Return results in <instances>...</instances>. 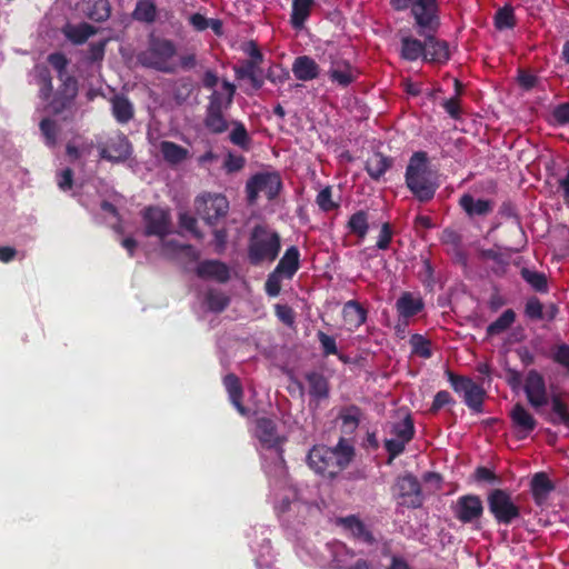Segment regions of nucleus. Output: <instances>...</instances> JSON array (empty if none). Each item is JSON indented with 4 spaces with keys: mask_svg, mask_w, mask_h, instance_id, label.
<instances>
[{
    "mask_svg": "<svg viewBox=\"0 0 569 569\" xmlns=\"http://www.w3.org/2000/svg\"><path fill=\"white\" fill-rule=\"evenodd\" d=\"M159 149L166 162L173 166L184 161L189 154L188 149L168 140L161 141Z\"/></svg>",
    "mask_w": 569,
    "mask_h": 569,
    "instance_id": "obj_32",
    "label": "nucleus"
},
{
    "mask_svg": "<svg viewBox=\"0 0 569 569\" xmlns=\"http://www.w3.org/2000/svg\"><path fill=\"white\" fill-rule=\"evenodd\" d=\"M551 410L552 413L548 417L547 420L555 426L563 425L569 428V408L560 396H552Z\"/></svg>",
    "mask_w": 569,
    "mask_h": 569,
    "instance_id": "obj_37",
    "label": "nucleus"
},
{
    "mask_svg": "<svg viewBox=\"0 0 569 569\" xmlns=\"http://www.w3.org/2000/svg\"><path fill=\"white\" fill-rule=\"evenodd\" d=\"M551 116L556 124H569V102H562L556 106L551 112Z\"/></svg>",
    "mask_w": 569,
    "mask_h": 569,
    "instance_id": "obj_63",
    "label": "nucleus"
},
{
    "mask_svg": "<svg viewBox=\"0 0 569 569\" xmlns=\"http://www.w3.org/2000/svg\"><path fill=\"white\" fill-rule=\"evenodd\" d=\"M196 210L208 226H216L229 211V201L221 193H203L196 198Z\"/></svg>",
    "mask_w": 569,
    "mask_h": 569,
    "instance_id": "obj_8",
    "label": "nucleus"
},
{
    "mask_svg": "<svg viewBox=\"0 0 569 569\" xmlns=\"http://www.w3.org/2000/svg\"><path fill=\"white\" fill-rule=\"evenodd\" d=\"M39 97L43 101H49L53 92L52 77L48 70H43L39 74Z\"/></svg>",
    "mask_w": 569,
    "mask_h": 569,
    "instance_id": "obj_54",
    "label": "nucleus"
},
{
    "mask_svg": "<svg viewBox=\"0 0 569 569\" xmlns=\"http://www.w3.org/2000/svg\"><path fill=\"white\" fill-rule=\"evenodd\" d=\"M318 341L320 342L322 355L325 357L331 356V355H338V348L336 339L326 332L319 330L317 332Z\"/></svg>",
    "mask_w": 569,
    "mask_h": 569,
    "instance_id": "obj_57",
    "label": "nucleus"
},
{
    "mask_svg": "<svg viewBox=\"0 0 569 569\" xmlns=\"http://www.w3.org/2000/svg\"><path fill=\"white\" fill-rule=\"evenodd\" d=\"M283 274L276 273V270L271 271L264 282V291L269 297H277L281 291V277Z\"/></svg>",
    "mask_w": 569,
    "mask_h": 569,
    "instance_id": "obj_58",
    "label": "nucleus"
},
{
    "mask_svg": "<svg viewBox=\"0 0 569 569\" xmlns=\"http://www.w3.org/2000/svg\"><path fill=\"white\" fill-rule=\"evenodd\" d=\"M256 437L266 449H273L282 458L283 443L287 441L284 436H280L277 430V423L268 417H260L256 420Z\"/></svg>",
    "mask_w": 569,
    "mask_h": 569,
    "instance_id": "obj_13",
    "label": "nucleus"
},
{
    "mask_svg": "<svg viewBox=\"0 0 569 569\" xmlns=\"http://www.w3.org/2000/svg\"><path fill=\"white\" fill-rule=\"evenodd\" d=\"M61 81V86L54 93L52 92L48 103V108L54 116H59L63 111L71 109L79 91V84L76 77L67 76Z\"/></svg>",
    "mask_w": 569,
    "mask_h": 569,
    "instance_id": "obj_12",
    "label": "nucleus"
},
{
    "mask_svg": "<svg viewBox=\"0 0 569 569\" xmlns=\"http://www.w3.org/2000/svg\"><path fill=\"white\" fill-rule=\"evenodd\" d=\"M48 62L52 66L54 70L58 72V78L63 80L66 74V69L69 63L67 57L62 52H53L48 57Z\"/></svg>",
    "mask_w": 569,
    "mask_h": 569,
    "instance_id": "obj_55",
    "label": "nucleus"
},
{
    "mask_svg": "<svg viewBox=\"0 0 569 569\" xmlns=\"http://www.w3.org/2000/svg\"><path fill=\"white\" fill-rule=\"evenodd\" d=\"M176 52V46L171 40L152 36L147 49L141 51L137 58L139 63L146 68L171 73L174 71L171 60Z\"/></svg>",
    "mask_w": 569,
    "mask_h": 569,
    "instance_id": "obj_3",
    "label": "nucleus"
},
{
    "mask_svg": "<svg viewBox=\"0 0 569 569\" xmlns=\"http://www.w3.org/2000/svg\"><path fill=\"white\" fill-rule=\"evenodd\" d=\"M405 180L407 188L419 202L426 203L433 199L439 183L428 169L427 152L417 151L411 156Z\"/></svg>",
    "mask_w": 569,
    "mask_h": 569,
    "instance_id": "obj_1",
    "label": "nucleus"
},
{
    "mask_svg": "<svg viewBox=\"0 0 569 569\" xmlns=\"http://www.w3.org/2000/svg\"><path fill=\"white\" fill-rule=\"evenodd\" d=\"M39 129L44 139L46 146L54 148L59 136V127L57 122L50 118H43L39 123Z\"/></svg>",
    "mask_w": 569,
    "mask_h": 569,
    "instance_id": "obj_46",
    "label": "nucleus"
},
{
    "mask_svg": "<svg viewBox=\"0 0 569 569\" xmlns=\"http://www.w3.org/2000/svg\"><path fill=\"white\" fill-rule=\"evenodd\" d=\"M409 343L411 351L423 359L432 357L431 341L425 338L422 335L415 333L410 337Z\"/></svg>",
    "mask_w": 569,
    "mask_h": 569,
    "instance_id": "obj_49",
    "label": "nucleus"
},
{
    "mask_svg": "<svg viewBox=\"0 0 569 569\" xmlns=\"http://www.w3.org/2000/svg\"><path fill=\"white\" fill-rule=\"evenodd\" d=\"M411 14L418 34L436 33L440 27L437 0H413Z\"/></svg>",
    "mask_w": 569,
    "mask_h": 569,
    "instance_id": "obj_9",
    "label": "nucleus"
},
{
    "mask_svg": "<svg viewBox=\"0 0 569 569\" xmlns=\"http://www.w3.org/2000/svg\"><path fill=\"white\" fill-rule=\"evenodd\" d=\"M63 33L73 44H82L96 33V28L87 22L77 26L67 24Z\"/></svg>",
    "mask_w": 569,
    "mask_h": 569,
    "instance_id": "obj_34",
    "label": "nucleus"
},
{
    "mask_svg": "<svg viewBox=\"0 0 569 569\" xmlns=\"http://www.w3.org/2000/svg\"><path fill=\"white\" fill-rule=\"evenodd\" d=\"M143 234L166 239L172 232V218L169 209L159 206H147L141 211Z\"/></svg>",
    "mask_w": 569,
    "mask_h": 569,
    "instance_id": "obj_7",
    "label": "nucleus"
},
{
    "mask_svg": "<svg viewBox=\"0 0 569 569\" xmlns=\"http://www.w3.org/2000/svg\"><path fill=\"white\" fill-rule=\"evenodd\" d=\"M523 390L529 405L539 411L540 408L548 405V393L543 376L535 369L528 371Z\"/></svg>",
    "mask_w": 569,
    "mask_h": 569,
    "instance_id": "obj_14",
    "label": "nucleus"
},
{
    "mask_svg": "<svg viewBox=\"0 0 569 569\" xmlns=\"http://www.w3.org/2000/svg\"><path fill=\"white\" fill-rule=\"evenodd\" d=\"M179 224L181 228L190 231L197 239H202L203 234L198 229V227H197L198 221L193 216H191L187 212L180 213L179 214Z\"/></svg>",
    "mask_w": 569,
    "mask_h": 569,
    "instance_id": "obj_60",
    "label": "nucleus"
},
{
    "mask_svg": "<svg viewBox=\"0 0 569 569\" xmlns=\"http://www.w3.org/2000/svg\"><path fill=\"white\" fill-rule=\"evenodd\" d=\"M521 277L526 280L536 291L545 292L548 289L547 278L543 273L531 271L527 268L521 270Z\"/></svg>",
    "mask_w": 569,
    "mask_h": 569,
    "instance_id": "obj_51",
    "label": "nucleus"
},
{
    "mask_svg": "<svg viewBox=\"0 0 569 569\" xmlns=\"http://www.w3.org/2000/svg\"><path fill=\"white\" fill-rule=\"evenodd\" d=\"M446 373L448 377V381L450 382L452 389L457 393L465 395L471 387L476 385V382L471 378L456 375L450 370H447Z\"/></svg>",
    "mask_w": 569,
    "mask_h": 569,
    "instance_id": "obj_52",
    "label": "nucleus"
},
{
    "mask_svg": "<svg viewBox=\"0 0 569 569\" xmlns=\"http://www.w3.org/2000/svg\"><path fill=\"white\" fill-rule=\"evenodd\" d=\"M525 315L531 320L543 319V306L537 297H531L527 300Z\"/></svg>",
    "mask_w": 569,
    "mask_h": 569,
    "instance_id": "obj_56",
    "label": "nucleus"
},
{
    "mask_svg": "<svg viewBox=\"0 0 569 569\" xmlns=\"http://www.w3.org/2000/svg\"><path fill=\"white\" fill-rule=\"evenodd\" d=\"M317 204L322 211H331L338 207L337 203L332 201V190L331 187L323 188L317 196L316 199Z\"/></svg>",
    "mask_w": 569,
    "mask_h": 569,
    "instance_id": "obj_59",
    "label": "nucleus"
},
{
    "mask_svg": "<svg viewBox=\"0 0 569 569\" xmlns=\"http://www.w3.org/2000/svg\"><path fill=\"white\" fill-rule=\"evenodd\" d=\"M110 14L111 6L109 0H90V7L87 12L90 20L103 22L109 19Z\"/></svg>",
    "mask_w": 569,
    "mask_h": 569,
    "instance_id": "obj_43",
    "label": "nucleus"
},
{
    "mask_svg": "<svg viewBox=\"0 0 569 569\" xmlns=\"http://www.w3.org/2000/svg\"><path fill=\"white\" fill-rule=\"evenodd\" d=\"M392 495L398 506L409 509H418L425 501L421 483L412 473H405L397 478Z\"/></svg>",
    "mask_w": 569,
    "mask_h": 569,
    "instance_id": "obj_6",
    "label": "nucleus"
},
{
    "mask_svg": "<svg viewBox=\"0 0 569 569\" xmlns=\"http://www.w3.org/2000/svg\"><path fill=\"white\" fill-rule=\"evenodd\" d=\"M425 38V61L435 64H446L450 60L449 43L435 37V33L420 34Z\"/></svg>",
    "mask_w": 569,
    "mask_h": 569,
    "instance_id": "obj_16",
    "label": "nucleus"
},
{
    "mask_svg": "<svg viewBox=\"0 0 569 569\" xmlns=\"http://www.w3.org/2000/svg\"><path fill=\"white\" fill-rule=\"evenodd\" d=\"M196 273L201 279H213L220 283H226L230 279L229 267L219 260H203L199 262Z\"/></svg>",
    "mask_w": 569,
    "mask_h": 569,
    "instance_id": "obj_19",
    "label": "nucleus"
},
{
    "mask_svg": "<svg viewBox=\"0 0 569 569\" xmlns=\"http://www.w3.org/2000/svg\"><path fill=\"white\" fill-rule=\"evenodd\" d=\"M368 311L356 300H349L343 305L342 318L349 331L359 329L367 320Z\"/></svg>",
    "mask_w": 569,
    "mask_h": 569,
    "instance_id": "obj_20",
    "label": "nucleus"
},
{
    "mask_svg": "<svg viewBox=\"0 0 569 569\" xmlns=\"http://www.w3.org/2000/svg\"><path fill=\"white\" fill-rule=\"evenodd\" d=\"M487 505L498 525L510 526L521 517V509L508 490L492 489L487 496Z\"/></svg>",
    "mask_w": 569,
    "mask_h": 569,
    "instance_id": "obj_4",
    "label": "nucleus"
},
{
    "mask_svg": "<svg viewBox=\"0 0 569 569\" xmlns=\"http://www.w3.org/2000/svg\"><path fill=\"white\" fill-rule=\"evenodd\" d=\"M223 386L228 392L230 402L241 416H246L248 409L242 403L243 388L240 379L234 373H228L223 378Z\"/></svg>",
    "mask_w": 569,
    "mask_h": 569,
    "instance_id": "obj_23",
    "label": "nucleus"
},
{
    "mask_svg": "<svg viewBox=\"0 0 569 569\" xmlns=\"http://www.w3.org/2000/svg\"><path fill=\"white\" fill-rule=\"evenodd\" d=\"M425 40L412 37H405L401 39V57L407 61H416L419 58L425 60Z\"/></svg>",
    "mask_w": 569,
    "mask_h": 569,
    "instance_id": "obj_35",
    "label": "nucleus"
},
{
    "mask_svg": "<svg viewBox=\"0 0 569 569\" xmlns=\"http://www.w3.org/2000/svg\"><path fill=\"white\" fill-rule=\"evenodd\" d=\"M112 116L121 124L128 123L134 117V107L128 97L116 94L111 99Z\"/></svg>",
    "mask_w": 569,
    "mask_h": 569,
    "instance_id": "obj_29",
    "label": "nucleus"
},
{
    "mask_svg": "<svg viewBox=\"0 0 569 569\" xmlns=\"http://www.w3.org/2000/svg\"><path fill=\"white\" fill-rule=\"evenodd\" d=\"M555 489L553 483L545 472H538L531 480V492L535 501L540 503Z\"/></svg>",
    "mask_w": 569,
    "mask_h": 569,
    "instance_id": "obj_36",
    "label": "nucleus"
},
{
    "mask_svg": "<svg viewBox=\"0 0 569 569\" xmlns=\"http://www.w3.org/2000/svg\"><path fill=\"white\" fill-rule=\"evenodd\" d=\"M459 204L469 217L487 216L493 209L490 200L475 199L469 193H465L460 197Z\"/></svg>",
    "mask_w": 569,
    "mask_h": 569,
    "instance_id": "obj_28",
    "label": "nucleus"
},
{
    "mask_svg": "<svg viewBox=\"0 0 569 569\" xmlns=\"http://www.w3.org/2000/svg\"><path fill=\"white\" fill-rule=\"evenodd\" d=\"M274 313L277 318L286 326L292 327L295 325L296 316L293 309L290 306L277 303L274 306Z\"/></svg>",
    "mask_w": 569,
    "mask_h": 569,
    "instance_id": "obj_62",
    "label": "nucleus"
},
{
    "mask_svg": "<svg viewBox=\"0 0 569 569\" xmlns=\"http://www.w3.org/2000/svg\"><path fill=\"white\" fill-rule=\"evenodd\" d=\"M230 141L243 149H248L250 144V137L243 123L237 122L233 130L230 132Z\"/></svg>",
    "mask_w": 569,
    "mask_h": 569,
    "instance_id": "obj_53",
    "label": "nucleus"
},
{
    "mask_svg": "<svg viewBox=\"0 0 569 569\" xmlns=\"http://www.w3.org/2000/svg\"><path fill=\"white\" fill-rule=\"evenodd\" d=\"M204 126L210 132L216 134L227 131L228 122L223 116V111L206 110Z\"/></svg>",
    "mask_w": 569,
    "mask_h": 569,
    "instance_id": "obj_47",
    "label": "nucleus"
},
{
    "mask_svg": "<svg viewBox=\"0 0 569 569\" xmlns=\"http://www.w3.org/2000/svg\"><path fill=\"white\" fill-rule=\"evenodd\" d=\"M425 308L422 298L415 297L411 292L405 291L396 302L399 317L409 319L420 313Z\"/></svg>",
    "mask_w": 569,
    "mask_h": 569,
    "instance_id": "obj_22",
    "label": "nucleus"
},
{
    "mask_svg": "<svg viewBox=\"0 0 569 569\" xmlns=\"http://www.w3.org/2000/svg\"><path fill=\"white\" fill-rule=\"evenodd\" d=\"M347 459L340 461L336 451L327 446H313L308 456L307 463L316 473L333 479L346 468Z\"/></svg>",
    "mask_w": 569,
    "mask_h": 569,
    "instance_id": "obj_5",
    "label": "nucleus"
},
{
    "mask_svg": "<svg viewBox=\"0 0 569 569\" xmlns=\"http://www.w3.org/2000/svg\"><path fill=\"white\" fill-rule=\"evenodd\" d=\"M206 303L209 310L222 312L230 303V299L221 291L209 290L206 295Z\"/></svg>",
    "mask_w": 569,
    "mask_h": 569,
    "instance_id": "obj_50",
    "label": "nucleus"
},
{
    "mask_svg": "<svg viewBox=\"0 0 569 569\" xmlns=\"http://www.w3.org/2000/svg\"><path fill=\"white\" fill-rule=\"evenodd\" d=\"M358 69L346 59L331 61V66L328 70L330 81L341 88H347L353 83L358 79Z\"/></svg>",
    "mask_w": 569,
    "mask_h": 569,
    "instance_id": "obj_17",
    "label": "nucleus"
},
{
    "mask_svg": "<svg viewBox=\"0 0 569 569\" xmlns=\"http://www.w3.org/2000/svg\"><path fill=\"white\" fill-rule=\"evenodd\" d=\"M516 320V312L512 309L505 310L498 319L487 327V335L492 337L509 329Z\"/></svg>",
    "mask_w": 569,
    "mask_h": 569,
    "instance_id": "obj_42",
    "label": "nucleus"
},
{
    "mask_svg": "<svg viewBox=\"0 0 569 569\" xmlns=\"http://www.w3.org/2000/svg\"><path fill=\"white\" fill-rule=\"evenodd\" d=\"M391 432L398 440L405 443L410 442L416 432L412 418L408 415L402 421L393 423Z\"/></svg>",
    "mask_w": 569,
    "mask_h": 569,
    "instance_id": "obj_45",
    "label": "nucleus"
},
{
    "mask_svg": "<svg viewBox=\"0 0 569 569\" xmlns=\"http://www.w3.org/2000/svg\"><path fill=\"white\" fill-rule=\"evenodd\" d=\"M222 88L226 91V96L222 92L213 90L209 97L207 111H223L232 104L236 86L228 80H223Z\"/></svg>",
    "mask_w": 569,
    "mask_h": 569,
    "instance_id": "obj_25",
    "label": "nucleus"
},
{
    "mask_svg": "<svg viewBox=\"0 0 569 569\" xmlns=\"http://www.w3.org/2000/svg\"><path fill=\"white\" fill-rule=\"evenodd\" d=\"M420 278L426 288L429 290L433 289L436 283L435 269L428 258L422 259V270L420 271Z\"/></svg>",
    "mask_w": 569,
    "mask_h": 569,
    "instance_id": "obj_61",
    "label": "nucleus"
},
{
    "mask_svg": "<svg viewBox=\"0 0 569 569\" xmlns=\"http://www.w3.org/2000/svg\"><path fill=\"white\" fill-rule=\"evenodd\" d=\"M306 380L309 387V395L316 400L327 399L329 397V382L327 378L317 371L306 373Z\"/></svg>",
    "mask_w": 569,
    "mask_h": 569,
    "instance_id": "obj_30",
    "label": "nucleus"
},
{
    "mask_svg": "<svg viewBox=\"0 0 569 569\" xmlns=\"http://www.w3.org/2000/svg\"><path fill=\"white\" fill-rule=\"evenodd\" d=\"M393 166V159L381 152H375L367 161L365 169L369 177L378 181Z\"/></svg>",
    "mask_w": 569,
    "mask_h": 569,
    "instance_id": "obj_27",
    "label": "nucleus"
},
{
    "mask_svg": "<svg viewBox=\"0 0 569 569\" xmlns=\"http://www.w3.org/2000/svg\"><path fill=\"white\" fill-rule=\"evenodd\" d=\"M281 251L280 234L266 224H256L248 238L247 259L251 266L273 262Z\"/></svg>",
    "mask_w": 569,
    "mask_h": 569,
    "instance_id": "obj_2",
    "label": "nucleus"
},
{
    "mask_svg": "<svg viewBox=\"0 0 569 569\" xmlns=\"http://www.w3.org/2000/svg\"><path fill=\"white\" fill-rule=\"evenodd\" d=\"M97 148L100 158L112 163L126 162L133 151L132 143L121 131H117L106 142H99Z\"/></svg>",
    "mask_w": 569,
    "mask_h": 569,
    "instance_id": "obj_10",
    "label": "nucleus"
},
{
    "mask_svg": "<svg viewBox=\"0 0 569 569\" xmlns=\"http://www.w3.org/2000/svg\"><path fill=\"white\" fill-rule=\"evenodd\" d=\"M261 63H257L250 60H244L240 66H234L233 71L238 80L248 79L254 90H259L263 87V78L261 77Z\"/></svg>",
    "mask_w": 569,
    "mask_h": 569,
    "instance_id": "obj_24",
    "label": "nucleus"
},
{
    "mask_svg": "<svg viewBox=\"0 0 569 569\" xmlns=\"http://www.w3.org/2000/svg\"><path fill=\"white\" fill-rule=\"evenodd\" d=\"M339 522L346 528L352 531L356 538L362 539L367 543L375 541L373 535L366 528L365 523L357 516H348L341 518Z\"/></svg>",
    "mask_w": 569,
    "mask_h": 569,
    "instance_id": "obj_38",
    "label": "nucleus"
},
{
    "mask_svg": "<svg viewBox=\"0 0 569 569\" xmlns=\"http://www.w3.org/2000/svg\"><path fill=\"white\" fill-rule=\"evenodd\" d=\"M282 187L281 179L276 172L257 173L246 184L248 200L253 202L260 192H264L269 200L274 199Z\"/></svg>",
    "mask_w": 569,
    "mask_h": 569,
    "instance_id": "obj_11",
    "label": "nucleus"
},
{
    "mask_svg": "<svg viewBox=\"0 0 569 569\" xmlns=\"http://www.w3.org/2000/svg\"><path fill=\"white\" fill-rule=\"evenodd\" d=\"M347 228L349 232L356 234L359 239H365L369 230V217L365 210H358L350 216Z\"/></svg>",
    "mask_w": 569,
    "mask_h": 569,
    "instance_id": "obj_39",
    "label": "nucleus"
},
{
    "mask_svg": "<svg viewBox=\"0 0 569 569\" xmlns=\"http://www.w3.org/2000/svg\"><path fill=\"white\" fill-rule=\"evenodd\" d=\"M362 410L356 405L342 407L339 411L338 418L342 422V427L349 432H353L361 420Z\"/></svg>",
    "mask_w": 569,
    "mask_h": 569,
    "instance_id": "obj_40",
    "label": "nucleus"
},
{
    "mask_svg": "<svg viewBox=\"0 0 569 569\" xmlns=\"http://www.w3.org/2000/svg\"><path fill=\"white\" fill-rule=\"evenodd\" d=\"M453 516L461 523H475L483 515V505L477 495L460 496L452 506Z\"/></svg>",
    "mask_w": 569,
    "mask_h": 569,
    "instance_id": "obj_15",
    "label": "nucleus"
},
{
    "mask_svg": "<svg viewBox=\"0 0 569 569\" xmlns=\"http://www.w3.org/2000/svg\"><path fill=\"white\" fill-rule=\"evenodd\" d=\"M292 73L300 81H311L320 73L319 64L309 56H299L292 63Z\"/></svg>",
    "mask_w": 569,
    "mask_h": 569,
    "instance_id": "obj_21",
    "label": "nucleus"
},
{
    "mask_svg": "<svg viewBox=\"0 0 569 569\" xmlns=\"http://www.w3.org/2000/svg\"><path fill=\"white\" fill-rule=\"evenodd\" d=\"M315 0H292L290 22L296 29L303 27L311 13Z\"/></svg>",
    "mask_w": 569,
    "mask_h": 569,
    "instance_id": "obj_31",
    "label": "nucleus"
},
{
    "mask_svg": "<svg viewBox=\"0 0 569 569\" xmlns=\"http://www.w3.org/2000/svg\"><path fill=\"white\" fill-rule=\"evenodd\" d=\"M485 396L486 391L483 388L476 383L463 395V401L469 409L480 413L482 412Z\"/></svg>",
    "mask_w": 569,
    "mask_h": 569,
    "instance_id": "obj_44",
    "label": "nucleus"
},
{
    "mask_svg": "<svg viewBox=\"0 0 569 569\" xmlns=\"http://www.w3.org/2000/svg\"><path fill=\"white\" fill-rule=\"evenodd\" d=\"M552 360L569 371V346L566 343L557 346Z\"/></svg>",
    "mask_w": 569,
    "mask_h": 569,
    "instance_id": "obj_64",
    "label": "nucleus"
},
{
    "mask_svg": "<svg viewBox=\"0 0 569 569\" xmlns=\"http://www.w3.org/2000/svg\"><path fill=\"white\" fill-rule=\"evenodd\" d=\"M300 267V252L296 246L289 247L281 259L279 260L277 267L274 268L276 273L283 274L284 278L291 279Z\"/></svg>",
    "mask_w": 569,
    "mask_h": 569,
    "instance_id": "obj_26",
    "label": "nucleus"
},
{
    "mask_svg": "<svg viewBox=\"0 0 569 569\" xmlns=\"http://www.w3.org/2000/svg\"><path fill=\"white\" fill-rule=\"evenodd\" d=\"M513 8L509 4L498 9L495 14V27L498 30L512 29L516 26Z\"/></svg>",
    "mask_w": 569,
    "mask_h": 569,
    "instance_id": "obj_48",
    "label": "nucleus"
},
{
    "mask_svg": "<svg viewBox=\"0 0 569 569\" xmlns=\"http://www.w3.org/2000/svg\"><path fill=\"white\" fill-rule=\"evenodd\" d=\"M510 419L518 439L527 438L537 427V420L535 417L520 402H517L512 407L510 411Z\"/></svg>",
    "mask_w": 569,
    "mask_h": 569,
    "instance_id": "obj_18",
    "label": "nucleus"
},
{
    "mask_svg": "<svg viewBox=\"0 0 569 569\" xmlns=\"http://www.w3.org/2000/svg\"><path fill=\"white\" fill-rule=\"evenodd\" d=\"M133 19L137 21L152 23L157 18V7L153 1L139 0L132 12Z\"/></svg>",
    "mask_w": 569,
    "mask_h": 569,
    "instance_id": "obj_41",
    "label": "nucleus"
},
{
    "mask_svg": "<svg viewBox=\"0 0 569 569\" xmlns=\"http://www.w3.org/2000/svg\"><path fill=\"white\" fill-rule=\"evenodd\" d=\"M194 91V83L190 77L177 79L171 87V97L177 106H182L188 101Z\"/></svg>",
    "mask_w": 569,
    "mask_h": 569,
    "instance_id": "obj_33",
    "label": "nucleus"
}]
</instances>
